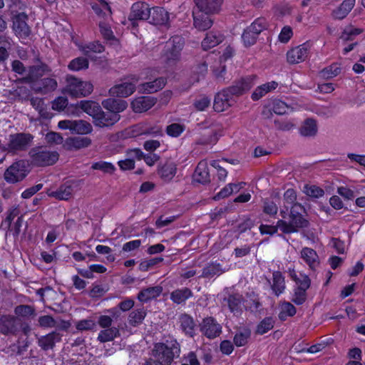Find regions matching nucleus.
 <instances>
[{
  "mask_svg": "<svg viewBox=\"0 0 365 365\" xmlns=\"http://www.w3.org/2000/svg\"><path fill=\"white\" fill-rule=\"evenodd\" d=\"M180 353V344L173 336L163 337V341L154 343L151 350L153 359L161 365H171Z\"/></svg>",
  "mask_w": 365,
  "mask_h": 365,
  "instance_id": "1",
  "label": "nucleus"
},
{
  "mask_svg": "<svg viewBox=\"0 0 365 365\" xmlns=\"http://www.w3.org/2000/svg\"><path fill=\"white\" fill-rule=\"evenodd\" d=\"M31 172V165L28 160L20 159L15 160L4 173L5 181L15 184L23 181Z\"/></svg>",
  "mask_w": 365,
  "mask_h": 365,
  "instance_id": "2",
  "label": "nucleus"
},
{
  "mask_svg": "<svg viewBox=\"0 0 365 365\" xmlns=\"http://www.w3.org/2000/svg\"><path fill=\"white\" fill-rule=\"evenodd\" d=\"M34 135L29 133H16L11 134L8 143L4 147V150L12 155L26 151L31 147Z\"/></svg>",
  "mask_w": 365,
  "mask_h": 365,
  "instance_id": "3",
  "label": "nucleus"
},
{
  "mask_svg": "<svg viewBox=\"0 0 365 365\" xmlns=\"http://www.w3.org/2000/svg\"><path fill=\"white\" fill-rule=\"evenodd\" d=\"M31 163L36 167H45L55 164L59 155L56 151H51L43 147H35L29 152Z\"/></svg>",
  "mask_w": 365,
  "mask_h": 365,
  "instance_id": "4",
  "label": "nucleus"
},
{
  "mask_svg": "<svg viewBox=\"0 0 365 365\" xmlns=\"http://www.w3.org/2000/svg\"><path fill=\"white\" fill-rule=\"evenodd\" d=\"M66 92L74 98L86 97L93 91V86L88 81H82L73 76L66 77Z\"/></svg>",
  "mask_w": 365,
  "mask_h": 365,
  "instance_id": "5",
  "label": "nucleus"
},
{
  "mask_svg": "<svg viewBox=\"0 0 365 365\" xmlns=\"http://www.w3.org/2000/svg\"><path fill=\"white\" fill-rule=\"evenodd\" d=\"M184 43V39L181 36H175L170 38L163 51V56L168 63H175L180 60Z\"/></svg>",
  "mask_w": 365,
  "mask_h": 365,
  "instance_id": "6",
  "label": "nucleus"
},
{
  "mask_svg": "<svg viewBox=\"0 0 365 365\" xmlns=\"http://www.w3.org/2000/svg\"><path fill=\"white\" fill-rule=\"evenodd\" d=\"M256 78V75L243 77L238 81H235L232 86L224 89L232 98L238 97L245 94L254 86Z\"/></svg>",
  "mask_w": 365,
  "mask_h": 365,
  "instance_id": "7",
  "label": "nucleus"
},
{
  "mask_svg": "<svg viewBox=\"0 0 365 365\" xmlns=\"http://www.w3.org/2000/svg\"><path fill=\"white\" fill-rule=\"evenodd\" d=\"M29 16L24 12L15 14L12 17V29L15 34L21 38H26L31 34V29L27 24Z\"/></svg>",
  "mask_w": 365,
  "mask_h": 365,
  "instance_id": "8",
  "label": "nucleus"
},
{
  "mask_svg": "<svg viewBox=\"0 0 365 365\" xmlns=\"http://www.w3.org/2000/svg\"><path fill=\"white\" fill-rule=\"evenodd\" d=\"M149 14V5L145 2L138 1L132 5L128 19L131 22L132 26L135 27L138 26L137 21H148Z\"/></svg>",
  "mask_w": 365,
  "mask_h": 365,
  "instance_id": "9",
  "label": "nucleus"
},
{
  "mask_svg": "<svg viewBox=\"0 0 365 365\" xmlns=\"http://www.w3.org/2000/svg\"><path fill=\"white\" fill-rule=\"evenodd\" d=\"M39 61V64L34 65L29 67L28 74L23 78H18L17 82L31 83L42 77L44 74L51 72V68L45 63Z\"/></svg>",
  "mask_w": 365,
  "mask_h": 365,
  "instance_id": "10",
  "label": "nucleus"
},
{
  "mask_svg": "<svg viewBox=\"0 0 365 365\" xmlns=\"http://www.w3.org/2000/svg\"><path fill=\"white\" fill-rule=\"evenodd\" d=\"M200 331L208 339H215L222 332V327L212 317H207L200 324Z\"/></svg>",
  "mask_w": 365,
  "mask_h": 365,
  "instance_id": "11",
  "label": "nucleus"
},
{
  "mask_svg": "<svg viewBox=\"0 0 365 365\" xmlns=\"http://www.w3.org/2000/svg\"><path fill=\"white\" fill-rule=\"evenodd\" d=\"M310 45L309 43H302L287 51V59L291 64H297L304 61L309 56Z\"/></svg>",
  "mask_w": 365,
  "mask_h": 365,
  "instance_id": "12",
  "label": "nucleus"
},
{
  "mask_svg": "<svg viewBox=\"0 0 365 365\" xmlns=\"http://www.w3.org/2000/svg\"><path fill=\"white\" fill-rule=\"evenodd\" d=\"M297 208H299L301 211H305L304 206L299 202L294 203L291 208L289 214L290 223L294 229L296 230V232L299 228L308 227L309 225V221L302 216L300 211L297 210Z\"/></svg>",
  "mask_w": 365,
  "mask_h": 365,
  "instance_id": "13",
  "label": "nucleus"
},
{
  "mask_svg": "<svg viewBox=\"0 0 365 365\" xmlns=\"http://www.w3.org/2000/svg\"><path fill=\"white\" fill-rule=\"evenodd\" d=\"M96 115L93 123L95 126L99 128L111 127L120 118V114H114L112 112H109L108 110L103 111L102 108H101V111Z\"/></svg>",
  "mask_w": 365,
  "mask_h": 365,
  "instance_id": "14",
  "label": "nucleus"
},
{
  "mask_svg": "<svg viewBox=\"0 0 365 365\" xmlns=\"http://www.w3.org/2000/svg\"><path fill=\"white\" fill-rule=\"evenodd\" d=\"M19 320L10 315H4L0 318V333L4 335L16 334L19 331Z\"/></svg>",
  "mask_w": 365,
  "mask_h": 365,
  "instance_id": "15",
  "label": "nucleus"
},
{
  "mask_svg": "<svg viewBox=\"0 0 365 365\" xmlns=\"http://www.w3.org/2000/svg\"><path fill=\"white\" fill-rule=\"evenodd\" d=\"M148 21L153 25L167 26L169 24V13L163 7L150 8Z\"/></svg>",
  "mask_w": 365,
  "mask_h": 365,
  "instance_id": "16",
  "label": "nucleus"
},
{
  "mask_svg": "<svg viewBox=\"0 0 365 365\" xmlns=\"http://www.w3.org/2000/svg\"><path fill=\"white\" fill-rule=\"evenodd\" d=\"M194 2L199 12L210 15L219 12L222 0H194Z\"/></svg>",
  "mask_w": 365,
  "mask_h": 365,
  "instance_id": "17",
  "label": "nucleus"
},
{
  "mask_svg": "<svg viewBox=\"0 0 365 365\" xmlns=\"http://www.w3.org/2000/svg\"><path fill=\"white\" fill-rule=\"evenodd\" d=\"M235 101L223 88L215 96L213 108L217 112H222L232 106Z\"/></svg>",
  "mask_w": 365,
  "mask_h": 365,
  "instance_id": "18",
  "label": "nucleus"
},
{
  "mask_svg": "<svg viewBox=\"0 0 365 365\" xmlns=\"http://www.w3.org/2000/svg\"><path fill=\"white\" fill-rule=\"evenodd\" d=\"M193 180L202 185H207L210 182V175L207 163L201 160L197 165L192 175Z\"/></svg>",
  "mask_w": 365,
  "mask_h": 365,
  "instance_id": "19",
  "label": "nucleus"
},
{
  "mask_svg": "<svg viewBox=\"0 0 365 365\" xmlns=\"http://www.w3.org/2000/svg\"><path fill=\"white\" fill-rule=\"evenodd\" d=\"M135 91V85L130 82H125L115 85L110 88L109 94L113 97L126 98Z\"/></svg>",
  "mask_w": 365,
  "mask_h": 365,
  "instance_id": "20",
  "label": "nucleus"
},
{
  "mask_svg": "<svg viewBox=\"0 0 365 365\" xmlns=\"http://www.w3.org/2000/svg\"><path fill=\"white\" fill-rule=\"evenodd\" d=\"M62 335L56 331H51L48 334L41 336L38 339V345L43 351L53 349L55 347L56 343L61 340Z\"/></svg>",
  "mask_w": 365,
  "mask_h": 365,
  "instance_id": "21",
  "label": "nucleus"
},
{
  "mask_svg": "<svg viewBox=\"0 0 365 365\" xmlns=\"http://www.w3.org/2000/svg\"><path fill=\"white\" fill-rule=\"evenodd\" d=\"M180 327L182 332L189 337H194L195 335L196 324L190 314L183 313L179 317Z\"/></svg>",
  "mask_w": 365,
  "mask_h": 365,
  "instance_id": "22",
  "label": "nucleus"
},
{
  "mask_svg": "<svg viewBox=\"0 0 365 365\" xmlns=\"http://www.w3.org/2000/svg\"><path fill=\"white\" fill-rule=\"evenodd\" d=\"M156 103V99L151 96H140L134 99L132 103V108L135 113L147 111Z\"/></svg>",
  "mask_w": 365,
  "mask_h": 365,
  "instance_id": "23",
  "label": "nucleus"
},
{
  "mask_svg": "<svg viewBox=\"0 0 365 365\" xmlns=\"http://www.w3.org/2000/svg\"><path fill=\"white\" fill-rule=\"evenodd\" d=\"M105 313L107 314H102L98 317L97 324L103 329L112 327L113 320H118L120 316V312L117 307H113L109 309H106Z\"/></svg>",
  "mask_w": 365,
  "mask_h": 365,
  "instance_id": "24",
  "label": "nucleus"
},
{
  "mask_svg": "<svg viewBox=\"0 0 365 365\" xmlns=\"http://www.w3.org/2000/svg\"><path fill=\"white\" fill-rule=\"evenodd\" d=\"M243 297L239 293L229 294L227 297L223 299V302H226L230 311L234 314H240L242 312V304L243 302Z\"/></svg>",
  "mask_w": 365,
  "mask_h": 365,
  "instance_id": "25",
  "label": "nucleus"
},
{
  "mask_svg": "<svg viewBox=\"0 0 365 365\" xmlns=\"http://www.w3.org/2000/svg\"><path fill=\"white\" fill-rule=\"evenodd\" d=\"M192 15L194 26L199 31H206L213 24V20L210 18V15L195 10L192 11Z\"/></svg>",
  "mask_w": 365,
  "mask_h": 365,
  "instance_id": "26",
  "label": "nucleus"
},
{
  "mask_svg": "<svg viewBox=\"0 0 365 365\" xmlns=\"http://www.w3.org/2000/svg\"><path fill=\"white\" fill-rule=\"evenodd\" d=\"M102 106L109 112L114 114H119L125 110L128 107V103L122 99L107 98L102 101Z\"/></svg>",
  "mask_w": 365,
  "mask_h": 365,
  "instance_id": "27",
  "label": "nucleus"
},
{
  "mask_svg": "<svg viewBox=\"0 0 365 365\" xmlns=\"http://www.w3.org/2000/svg\"><path fill=\"white\" fill-rule=\"evenodd\" d=\"M73 192V186L66 182L61 185L56 190L51 191L48 193L49 197H52L59 200H69Z\"/></svg>",
  "mask_w": 365,
  "mask_h": 365,
  "instance_id": "28",
  "label": "nucleus"
},
{
  "mask_svg": "<svg viewBox=\"0 0 365 365\" xmlns=\"http://www.w3.org/2000/svg\"><path fill=\"white\" fill-rule=\"evenodd\" d=\"M224 40V36L217 31H210L202 41L203 50H208L220 44Z\"/></svg>",
  "mask_w": 365,
  "mask_h": 365,
  "instance_id": "29",
  "label": "nucleus"
},
{
  "mask_svg": "<svg viewBox=\"0 0 365 365\" xmlns=\"http://www.w3.org/2000/svg\"><path fill=\"white\" fill-rule=\"evenodd\" d=\"M163 292L161 286L150 287L143 289L138 294V299L142 302H148V301L159 297Z\"/></svg>",
  "mask_w": 365,
  "mask_h": 365,
  "instance_id": "30",
  "label": "nucleus"
},
{
  "mask_svg": "<svg viewBox=\"0 0 365 365\" xmlns=\"http://www.w3.org/2000/svg\"><path fill=\"white\" fill-rule=\"evenodd\" d=\"M301 257L313 270L319 264L318 255L317 252L312 248L304 247L301 251Z\"/></svg>",
  "mask_w": 365,
  "mask_h": 365,
  "instance_id": "31",
  "label": "nucleus"
},
{
  "mask_svg": "<svg viewBox=\"0 0 365 365\" xmlns=\"http://www.w3.org/2000/svg\"><path fill=\"white\" fill-rule=\"evenodd\" d=\"M92 140L89 137L76 136L68 138L66 140V145L68 149L80 150L88 148L91 145Z\"/></svg>",
  "mask_w": 365,
  "mask_h": 365,
  "instance_id": "32",
  "label": "nucleus"
},
{
  "mask_svg": "<svg viewBox=\"0 0 365 365\" xmlns=\"http://www.w3.org/2000/svg\"><path fill=\"white\" fill-rule=\"evenodd\" d=\"M226 271L227 269L222 268L220 263L210 262L202 269L200 277L210 279L215 276H220Z\"/></svg>",
  "mask_w": 365,
  "mask_h": 365,
  "instance_id": "33",
  "label": "nucleus"
},
{
  "mask_svg": "<svg viewBox=\"0 0 365 365\" xmlns=\"http://www.w3.org/2000/svg\"><path fill=\"white\" fill-rule=\"evenodd\" d=\"M355 0H344L340 6L332 12V16L335 19H344L354 8Z\"/></svg>",
  "mask_w": 365,
  "mask_h": 365,
  "instance_id": "34",
  "label": "nucleus"
},
{
  "mask_svg": "<svg viewBox=\"0 0 365 365\" xmlns=\"http://www.w3.org/2000/svg\"><path fill=\"white\" fill-rule=\"evenodd\" d=\"M167 79L164 77H159L153 81L142 83L140 87L144 93H153L164 88Z\"/></svg>",
  "mask_w": 365,
  "mask_h": 365,
  "instance_id": "35",
  "label": "nucleus"
},
{
  "mask_svg": "<svg viewBox=\"0 0 365 365\" xmlns=\"http://www.w3.org/2000/svg\"><path fill=\"white\" fill-rule=\"evenodd\" d=\"M176 170V165L173 162H168L158 168V174L163 181L168 182L173 178Z\"/></svg>",
  "mask_w": 365,
  "mask_h": 365,
  "instance_id": "36",
  "label": "nucleus"
},
{
  "mask_svg": "<svg viewBox=\"0 0 365 365\" xmlns=\"http://www.w3.org/2000/svg\"><path fill=\"white\" fill-rule=\"evenodd\" d=\"M76 106L82 109L85 113L91 115L94 120L96 117V114L101 111V106L96 101H81L77 103Z\"/></svg>",
  "mask_w": 365,
  "mask_h": 365,
  "instance_id": "37",
  "label": "nucleus"
},
{
  "mask_svg": "<svg viewBox=\"0 0 365 365\" xmlns=\"http://www.w3.org/2000/svg\"><path fill=\"white\" fill-rule=\"evenodd\" d=\"M120 330L118 327H113L106 328L101 330L97 337V340L101 343L112 341L115 338L120 336Z\"/></svg>",
  "mask_w": 365,
  "mask_h": 365,
  "instance_id": "38",
  "label": "nucleus"
},
{
  "mask_svg": "<svg viewBox=\"0 0 365 365\" xmlns=\"http://www.w3.org/2000/svg\"><path fill=\"white\" fill-rule=\"evenodd\" d=\"M317 121L313 118L306 119L299 128V133L304 137H313L317 133Z\"/></svg>",
  "mask_w": 365,
  "mask_h": 365,
  "instance_id": "39",
  "label": "nucleus"
},
{
  "mask_svg": "<svg viewBox=\"0 0 365 365\" xmlns=\"http://www.w3.org/2000/svg\"><path fill=\"white\" fill-rule=\"evenodd\" d=\"M273 284L271 288L276 296H279L284 292L285 289L284 277L279 271H274L272 273Z\"/></svg>",
  "mask_w": 365,
  "mask_h": 365,
  "instance_id": "40",
  "label": "nucleus"
},
{
  "mask_svg": "<svg viewBox=\"0 0 365 365\" xmlns=\"http://www.w3.org/2000/svg\"><path fill=\"white\" fill-rule=\"evenodd\" d=\"M192 296V292L187 287L178 289L170 294L171 300L178 304L184 303L187 299Z\"/></svg>",
  "mask_w": 365,
  "mask_h": 365,
  "instance_id": "41",
  "label": "nucleus"
},
{
  "mask_svg": "<svg viewBox=\"0 0 365 365\" xmlns=\"http://www.w3.org/2000/svg\"><path fill=\"white\" fill-rule=\"evenodd\" d=\"M99 4L95 3L92 4V9L99 17L106 20L111 16V9L105 0H98Z\"/></svg>",
  "mask_w": 365,
  "mask_h": 365,
  "instance_id": "42",
  "label": "nucleus"
},
{
  "mask_svg": "<svg viewBox=\"0 0 365 365\" xmlns=\"http://www.w3.org/2000/svg\"><path fill=\"white\" fill-rule=\"evenodd\" d=\"M276 323V318L273 317H266L257 325L255 334L263 335L272 330Z\"/></svg>",
  "mask_w": 365,
  "mask_h": 365,
  "instance_id": "43",
  "label": "nucleus"
},
{
  "mask_svg": "<svg viewBox=\"0 0 365 365\" xmlns=\"http://www.w3.org/2000/svg\"><path fill=\"white\" fill-rule=\"evenodd\" d=\"M146 316L144 308L137 309L131 312L128 316V322L133 327L140 324Z\"/></svg>",
  "mask_w": 365,
  "mask_h": 365,
  "instance_id": "44",
  "label": "nucleus"
},
{
  "mask_svg": "<svg viewBox=\"0 0 365 365\" xmlns=\"http://www.w3.org/2000/svg\"><path fill=\"white\" fill-rule=\"evenodd\" d=\"M251 336V331L250 329L244 328L239 330L235 335L233 341L237 346H243L248 342V339Z\"/></svg>",
  "mask_w": 365,
  "mask_h": 365,
  "instance_id": "45",
  "label": "nucleus"
},
{
  "mask_svg": "<svg viewBox=\"0 0 365 365\" xmlns=\"http://www.w3.org/2000/svg\"><path fill=\"white\" fill-rule=\"evenodd\" d=\"M92 130L93 128L90 123L83 120H73L72 132L83 135L91 133Z\"/></svg>",
  "mask_w": 365,
  "mask_h": 365,
  "instance_id": "46",
  "label": "nucleus"
},
{
  "mask_svg": "<svg viewBox=\"0 0 365 365\" xmlns=\"http://www.w3.org/2000/svg\"><path fill=\"white\" fill-rule=\"evenodd\" d=\"M297 309L290 302H284L281 305V310L279 313V319L281 321H285L287 317H293L296 314Z\"/></svg>",
  "mask_w": 365,
  "mask_h": 365,
  "instance_id": "47",
  "label": "nucleus"
},
{
  "mask_svg": "<svg viewBox=\"0 0 365 365\" xmlns=\"http://www.w3.org/2000/svg\"><path fill=\"white\" fill-rule=\"evenodd\" d=\"M91 169L101 170L104 174L109 175L113 174L116 170L115 165L113 163L102 160L93 163L91 165Z\"/></svg>",
  "mask_w": 365,
  "mask_h": 365,
  "instance_id": "48",
  "label": "nucleus"
},
{
  "mask_svg": "<svg viewBox=\"0 0 365 365\" xmlns=\"http://www.w3.org/2000/svg\"><path fill=\"white\" fill-rule=\"evenodd\" d=\"M19 209L18 207H11L6 212V217L2 220L1 227L7 231L11 230L12 221L19 215Z\"/></svg>",
  "mask_w": 365,
  "mask_h": 365,
  "instance_id": "49",
  "label": "nucleus"
},
{
  "mask_svg": "<svg viewBox=\"0 0 365 365\" xmlns=\"http://www.w3.org/2000/svg\"><path fill=\"white\" fill-rule=\"evenodd\" d=\"M88 60L85 57H78L73 59L68 64V68L71 71H79L88 68Z\"/></svg>",
  "mask_w": 365,
  "mask_h": 365,
  "instance_id": "50",
  "label": "nucleus"
},
{
  "mask_svg": "<svg viewBox=\"0 0 365 365\" xmlns=\"http://www.w3.org/2000/svg\"><path fill=\"white\" fill-rule=\"evenodd\" d=\"M362 32V29L354 28L351 25H349L344 29L339 38L344 41H352L354 36L359 35Z\"/></svg>",
  "mask_w": 365,
  "mask_h": 365,
  "instance_id": "51",
  "label": "nucleus"
},
{
  "mask_svg": "<svg viewBox=\"0 0 365 365\" xmlns=\"http://www.w3.org/2000/svg\"><path fill=\"white\" fill-rule=\"evenodd\" d=\"M185 130V125L184 124L173 123L166 127L165 132L170 137L178 138Z\"/></svg>",
  "mask_w": 365,
  "mask_h": 365,
  "instance_id": "52",
  "label": "nucleus"
},
{
  "mask_svg": "<svg viewBox=\"0 0 365 365\" xmlns=\"http://www.w3.org/2000/svg\"><path fill=\"white\" fill-rule=\"evenodd\" d=\"M341 72V68L336 64H331L323 68L320 71V76L324 79H330L338 76Z\"/></svg>",
  "mask_w": 365,
  "mask_h": 365,
  "instance_id": "53",
  "label": "nucleus"
},
{
  "mask_svg": "<svg viewBox=\"0 0 365 365\" xmlns=\"http://www.w3.org/2000/svg\"><path fill=\"white\" fill-rule=\"evenodd\" d=\"M303 192L307 196L313 198H319L324 195V190L314 185H305L303 188Z\"/></svg>",
  "mask_w": 365,
  "mask_h": 365,
  "instance_id": "54",
  "label": "nucleus"
},
{
  "mask_svg": "<svg viewBox=\"0 0 365 365\" xmlns=\"http://www.w3.org/2000/svg\"><path fill=\"white\" fill-rule=\"evenodd\" d=\"M267 27V23L266 19L264 18H258L255 19L250 26L247 27V29L251 31L252 33H255L259 36Z\"/></svg>",
  "mask_w": 365,
  "mask_h": 365,
  "instance_id": "55",
  "label": "nucleus"
},
{
  "mask_svg": "<svg viewBox=\"0 0 365 365\" xmlns=\"http://www.w3.org/2000/svg\"><path fill=\"white\" fill-rule=\"evenodd\" d=\"M14 313L19 317H29L35 315V309L31 305L21 304L15 307Z\"/></svg>",
  "mask_w": 365,
  "mask_h": 365,
  "instance_id": "56",
  "label": "nucleus"
},
{
  "mask_svg": "<svg viewBox=\"0 0 365 365\" xmlns=\"http://www.w3.org/2000/svg\"><path fill=\"white\" fill-rule=\"evenodd\" d=\"M41 87L38 89L42 93H48L56 89L58 83L54 78H44L41 81Z\"/></svg>",
  "mask_w": 365,
  "mask_h": 365,
  "instance_id": "57",
  "label": "nucleus"
},
{
  "mask_svg": "<svg viewBox=\"0 0 365 365\" xmlns=\"http://www.w3.org/2000/svg\"><path fill=\"white\" fill-rule=\"evenodd\" d=\"M272 110L277 115H284L289 109V106L284 101L275 99L272 103Z\"/></svg>",
  "mask_w": 365,
  "mask_h": 365,
  "instance_id": "58",
  "label": "nucleus"
},
{
  "mask_svg": "<svg viewBox=\"0 0 365 365\" xmlns=\"http://www.w3.org/2000/svg\"><path fill=\"white\" fill-rule=\"evenodd\" d=\"M307 300V291L299 288L294 289L292 301L297 305L303 304Z\"/></svg>",
  "mask_w": 365,
  "mask_h": 365,
  "instance_id": "59",
  "label": "nucleus"
},
{
  "mask_svg": "<svg viewBox=\"0 0 365 365\" xmlns=\"http://www.w3.org/2000/svg\"><path fill=\"white\" fill-rule=\"evenodd\" d=\"M258 36L257 34L252 33L248 29H245L242 35V38L246 46H250L256 43Z\"/></svg>",
  "mask_w": 365,
  "mask_h": 365,
  "instance_id": "60",
  "label": "nucleus"
},
{
  "mask_svg": "<svg viewBox=\"0 0 365 365\" xmlns=\"http://www.w3.org/2000/svg\"><path fill=\"white\" fill-rule=\"evenodd\" d=\"M96 327V323L90 319L81 320L76 325V328L79 331L93 330Z\"/></svg>",
  "mask_w": 365,
  "mask_h": 365,
  "instance_id": "61",
  "label": "nucleus"
},
{
  "mask_svg": "<svg viewBox=\"0 0 365 365\" xmlns=\"http://www.w3.org/2000/svg\"><path fill=\"white\" fill-rule=\"evenodd\" d=\"M278 207L272 200L265 199L263 202V212L270 216H274L277 213Z\"/></svg>",
  "mask_w": 365,
  "mask_h": 365,
  "instance_id": "62",
  "label": "nucleus"
},
{
  "mask_svg": "<svg viewBox=\"0 0 365 365\" xmlns=\"http://www.w3.org/2000/svg\"><path fill=\"white\" fill-rule=\"evenodd\" d=\"M210 105V99L207 96H200L195 99L193 106L197 110L202 111L208 108Z\"/></svg>",
  "mask_w": 365,
  "mask_h": 365,
  "instance_id": "63",
  "label": "nucleus"
},
{
  "mask_svg": "<svg viewBox=\"0 0 365 365\" xmlns=\"http://www.w3.org/2000/svg\"><path fill=\"white\" fill-rule=\"evenodd\" d=\"M162 257H155L148 260L143 261L139 264V269L143 272L148 271L150 267L162 262Z\"/></svg>",
  "mask_w": 365,
  "mask_h": 365,
  "instance_id": "64",
  "label": "nucleus"
}]
</instances>
